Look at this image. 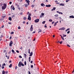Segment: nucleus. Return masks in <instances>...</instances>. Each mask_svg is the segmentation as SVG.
Wrapping results in <instances>:
<instances>
[{
  "mask_svg": "<svg viewBox=\"0 0 74 74\" xmlns=\"http://www.w3.org/2000/svg\"><path fill=\"white\" fill-rule=\"evenodd\" d=\"M18 66L19 67H21V66H24V64H23L21 62H20L18 64Z\"/></svg>",
  "mask_w": 74,
  "mask_h": 74,
  "instance_id": "nucleus-1",
  "label": "nucleus"
},
{
  "mask_svg": "<svg viewBox=\"0 0 74 74\" xmlns=\"http://www.w3.org/2000/svg\"><path fill=\"white\" fill-rule=\"evenodd\" d=\"M39 21H40V20H39V19H37L34 20V22L35 23H38V22H39Z\"/></svg>",
  "mask_w": 74,
  "mask_h": 74,
  "instance_id": "nucleus-2",
  "label": "nucleus"
},
{
  "mask_svg": "<svg viewBox=\"0 0 74 74\" xmlns=\"http://www.w3.org/2000/svg\"><path fill=\"white\" fill-rule=\"evenodd\" d=\"M30 30L31 32H32V31H33V25H31Z\"/></svg>",
  "mask_w": 74,
  "mask_h": 74,
  "instance_id": "nucleus-3",
  "label": "nucleus"
},
{
  "mask_svg": "<svg viewBox=\"0 0 74 74\" xmlns=\"http://www.w3.org/2000/svg\"><path fill=\"white\" fill-rule=\"evenodd\" d=\"M12 44H13V42H12V41L11 40L9 44V46H10V47H11Z\"/></svg>",
  "mask_w": 74,
  "mask_h": 74,
  "instance_id": "nucleus-4",
  "label": "nucleus"
},
{
  "mask_svg": "<svg viewBox=\"0 0 74 74\" xmlns=\"http://www.w3.org/2000/svg\"><path fill=\"white\" fill-rule=\"evenodd\" d=\"M65 28H64V27H62V28H61L59 29V30H65Z\"/></svg>",
  "mask_w": 74,
  "mask_h": 74,
  "instance_id": "nucleus-5",
  "label": "nucleus"
},
{
  "mask_svg": "<svg viewBox=\"0 0 74 74\" xmlns=\"http://www.w3.org/2000/svg\"><path fill=\"white\" fill-rule=\"evenodd\" d=\"M51 5H46V7H51Z\"/></svg>",
  "mask_w": 74,
  "mask_h": 74,
  "instance_id": "nucleus-6",
  "label": "nucleus"
},
{
  "mask_svg": "<svg viewBox=\"0 0 74 74\" xmlns=\"http://www.w3.org/2000/svg\"><path fill=\"white\" fill-rule=\"evenodd\" d=\"M57 13H58V14H63V13L62 12H59V11H57Z\"/></svg>",
  "mask_w": 74,
  "mask_h": 74,
  "instance_id": "nucleus-7",
  "label": "nucleus"
},
{
  "mask_svg": "<svg viewBox=\"0 0 74 74\" xmlns=\"http://www.w3.org/2000/svg\"><path fill=\"white\" fill-rule=\"evenodd\" d=\"M27 19L28 20H29V21H30L31 20V17L30 16H28Z\"/></svg>",
  "mask_w": 74,
  "mask_h": 74,
  "instance_id": "nucleus-8",
  "label": "nucleus"
},
{
  "mask_svg": "<svg viewBox=\"0 0 74 74\" xmlns=\"http://www.w3.org/2000/svg\"><path fill=\"white\" fill-rule=\"evenodd\" d=\"M41 6H42L43 7H45V4H44L43 3H41Z\"/></svg>",
  "mask_w": 74,
  "mask_h": 74,
  "instance_id": "nucleus-9",
  "label": "nucleus"
},
{
  "mask_svg": "<svg viewBox=\"0 0 74 74\" xmlns=\"http://www.w3.org/2000/svg\"><path fill=\"white\" fill-rule=\"evenodd\" d=\"M70 18H74V16L73 15L71 16H69Z\"/></svg>",
  "mask_w": 74,
  "mask_h": 74,
  "instance_id": "nucleus-10",
  "label": "nucleus"
},
{
  "mask_svg": "<svg viewBox=\"0 0 74 74\" xmlns=\"http://www.w3.org/2000/svg\"><path fill=\"white\" fill-rule=\"evenodd\" d=\"M14 6H13V5H12L11 6V8L12 9H13V10H15V8H14Z\"/></svg>",
  "mask_w": 74,
  "mask_h": 74,
  "instance_id": "nucleus-11",
  "label": "nucleus"
},
{
  "mask_svg": "<svg viewBox=\"0 0 74 74\" xmlns=\"http://www.w3.org/2000/svg\"><path fill=\"white\" fill-rule=\"evenodd\" d=\"M2 10H4V9H5L6 8L5 7V6H2Z\"/></svg>",
  "mask_w": 74,
  "mask_h": 74,
  "instance_id": "nucleus-12",
  "label": "nucleus"
},
{
  "mask_svg": "<svg viewBox=\"0 0 74 74\" xmlns=\"http://www.w3.org/2000/svg\"><path fill=\"white\" fill-rule=\"evenodd\" d=\"M33 55V52H31L30 54L29 55V56H32Z\"/></svg>",
  "mask_w": 74,
  "mask_h": 74,
  "instance_id": "nucleus-13",
  "label": "nucleus"
},
{
  "mask_svg": "<svg viewBox=\"0 0 74 74\" xmlns=\"http://www.w3.org/2000/svg\"><path fill=\"white\" fill-rule=\"evenodd\" d=\"M9 21H12V18H11V17H10L9 18Z\"/></svg>",
  "mask_w": 74,
  "mask_h": 74,
  "instance_id": "nucleus-14",
  "label": "nucleus"
},
{
  "mask_svg": "<svg viewBox=\"0 0 74 74\" xmlns=\"http://www.w3.org/2000/svg\"><path fill=\"white\" fill-rule=\"evenodd\" d=\"M25 2H26V3H30V1H29V0H26Z\"/></svg>",
  "mask_w": 74,
  "mask_h": 74,
  "instance_id": "nucleus-15",
  "label": "nucleus"
},
{
  "mask_svg": "<svg viewBox=\"0 0 74 74\" xmlns=\"http://www.w3.org/2000/svg\"><path fill=\"white\" fill-rule=\"evenodd\" d=\"M60 5H61L62 6H64V4L61 3L60 4Z\"/></svg>",
  "mask_w": 74,
  "mask_h": 74,
  "instance_id": "nucleus-16",
  "label": "nucleus"
},
{
  "mask_svg": "<svg viewBox=\"0 0 74 74\" xmlns=\"http://www.w3.org/2000/svg\"><path fill=\"white\" fill-rule=\"evenodd\" d=\"M38 30L39 31L38 32V33H40V32H42V31L40 29H38Z\"/></svg>",
  "mask_w": 74,
  "mask_h": 74,
  "instance_id": "nucleus-17",
  "label": "nucleus"
},
{
  "mask_svg": "<svg viewBox=\"0 0 74 74\" xmlns=\"http://www.w3.org/2000/svg\"><path fill=\"white\" fill-rule=\"evenodd\" d=\"M24 20H26L27 19V18L26 17H23Z\"/></svg>",
  "mask_w": 74,
  "mask_h": 74,
  "instance_id": "nucleus-18",
  "label": "nucleus"
},
{
  "mask_svg": "<svg viewBox=\"0 0 74 74\" xmlns=\"http://www.w3.org/2000/svg\"><path fill=\"white\" fill-rule=\"evenodd\" d=\"M25 7H27L28 6V5H27V4H25Z\"/></svg>",
  "mask_w": 74,
  "mask_h": 74,
  "instance_id": "nucleus-19",
  "label": "nucleus"
},
{
  "mask_svg": "<svg viewBox=\"0 0 74 74\" xmlns=\"http://www.w3.org/2000/svg\"><path fill=\"white\" fill-rule=\"evenodd\" d=\"M2 74H5V71H3L2 72Z\"/></svg>",
  "mask_w": 74,
  "mask_h": 74,
  "instance_id": "nucleus-20",
  "label": "nucleus"
},
{
  "mask_svg": "<svg viewBox=\"0 0 74 74\" xmlns=\"http://www.w3.org/2000/svg\"><path fill=\"white\" fill-rule=\"evenodd\" d=\"M58 15H59L57 14H56V15H55L54 16L56 17H58Z\"/></svg>",
  "mask_w": 74,
  "mask_h": 74,
  "instance_id": "nucleus-21",
  "label": "nucleus"
},
{
  "mask_svg": "<svg viewBox=\"0 0 74 74\" xmlns=\"http://www.w3.org/2000/svg\"><path fill=\"white\" fill-rule=\"evenodd\" d=\"M6 4L5 3H4L3 4V6H4V7H5V8H6Z\"/></svg>",
  "mask_w": 74,
  "mask_h": 74,
  "instance_id": "nucleus-22",
  "label": "nucleus"
},
{
  "mask_svg": "<svg viewBox=\"0 0 74 74\" xmlns=\"http://www.w3.org/2000/svg\"><path fill=\"white\" fill-rule=\"evenodd\" d=\"M9 67L10 68L11 67H12V64H10V65L9 66Z\"/></svg>",
  "mask_w": 74,
  "mask_h": 74,
  "instance_id": "nucleus-23",
  "label": "nucleus"
},
{
  "mask_svg": "<svg viewBox=\"0 0 74 74\" xmlns=\"http://www.w3.org/2000/svg\"><path fill=\"white\" fill-rule=\"evenodd\" d=\"M15 17V15H14L12 16L11 17L12 18H14V17Z\"/></svg>",
  "mask_w": 74,
  "mask_h": 74,
  "instance_id": "nucleus-24",
  "label": "nucleus"
},
{
  "mask_svg": "<svg viewBox=\"0 0 74 74\" xmlns=\"http://www.w3.org/2000/svg\"><path fill=\"white\" fill-rule=\"evenodd\" d=\"M4 19V18H2V17L0 19V21H2L3 20V19Z\"/></svg>",
  "mask_w": 74,
  "mask_h": 74,
  "instance_id": "nucleus-25",
  "label": "nucleus"
},
{
  "mask_svg": "<svg viewBox=\"0 0 74 74\" xmlns=\"http://www.w3.org/2000/svg\"><path fill=\"white\" fill-rule=\"evenodd\" d=\"M5 16H3V15L2 17V18H3L4 19V18H5Z\"/></svg>",
  "mask_w": 74,
  "mask_h": 74,
  "instance_id": "nucleus-26",
  "label": "nucleus"
},
{
  "mask_svg": "<svg viewBox=\"0 0 74 74\" xmlns=\"http://www.w3.org/2000/svg\"><path fill=\"white\" fill-rule=\"evenodd\" d=\"M12 53H14V50H13V49H12Z\"/></svg>",
  "mask_w": 74,
  "mask_h": 74,
  "instance_id": "nucleus-27",
  "label": "nucleus"
},
{
  "mask_svg": "<svg viewBox=\"0 0 74 74\" xmlns=\"http://www.w3.org/2000/svg\"><path fill=\"white\" fill-rule=\"evenodd\" d=\"M5 57L6 58H7V59H9V56H6Z\"/></svg>",
  "mask_w": 74,
  "mask_h": 74,
  "instance_id": "nucleus-28",
  "label": "nucleus"
},
{
  "mask_svg": "<svg viewBox=\"0 0 74 74\" xmlns=\"http://www.w3.org/2000/svg\"><path fill=\"white\" fill-rule=\"evenodd\" d=\"M49 22H52V20L51 19H50L49 20Z\"/></svg>",
  "mask_w": 74,
  "mask_h": 74,
  "instance_id": "nucleus-29",
  "label": "nucleus"
},
{
  "mask_svg": "<svg viewBox=\"0 0 74 74\" xmlns=\"http://www.w3.org/2000/svg\"><path fill=\"white\" fill-rule=\"evenodd\" d=\"M55 9H56V8H55V7L53 8V11H55Z\"/></svg>",
  "mask_w": 74,
  "mask_h": 74,
  "instance_id": "nucleus-30",
  "label": "nucleus"
},
{
  "mask_svg": "<svg viewBox=\"0 0 74 74\" xmlns=\"http://www.w3.org/2000/svg\"><path fill=\"white\" fill-rule=\"evenodd\" d=\"M5 66V63H4L3 64H2V66Z\"/></svg>",
  "mask_w": 74,
  "mask_h": 74,
  "instance_id": "nucleus-31",
  "label": "nucleus"
},
{
  "mask_svg": "<svg viewBox=\"0 0 74 74\" xmlns=\"http://www.w3.org/2000/svg\"><path fill=\"white\" fill-rule=\"evenodd\" d=\"M45 21H43L42 22V24H45Z\"/></svg>",
  "mask_w": 74,
  "mask_h": 74,
  "instance_id": "nucleus-32",
  "label": "nucleus"
},
{
  "mask_svg": "<svg viewBox=\"0 0 74 74\" xmlns=\"http://www.w3.org/2000/svg\"><path fill=\"white\" fill-rule=\"evenodd\" d=\"M57 24V23H55L54 24V26H56V24Z\"/></svg>",
  "mask_w": 74,
  "mask_h": 74,
  "instance_id": "nucleus-33",
  "label": "nucleus"
},
{
  "mask_svg": "<svg viewBox=\"0 0 74 74\" xmlns=\"http://www.w3.org/2000/svg\"><path fill=\"white\" fill-rule=\"evenodd\" d=\"M32 7L33 8V7H34V5H32Z\"/></svg>",
  "mask_w": 74,
  "mask_h": 74,
  "instance_id": "nucleus-34",
  "label": "nucleus"
},
{
  "mask_svg": "<svg viewBox=\"0 0 74 74\" xmlns=\"http://www.w3.org/2000/svg\"><path fill=\"white\" fill-rule=\"evenodd\" d=\"M24 56H25V58H26V56H27V55H26V54H24Z\"/></svg>",
  "mask_w": 74,
  "mask_h": 74,
  "instance_id": "nucleus-35",
  "label": "nucleus"
},
{
  "mask_svg": "<svg viewBox=\"0 0 74 74\" xmlns=\"http://www.w3.org/2000/svg\"><path fill=\"white\" fill-rule=\"evenodd\" d=\"M25 65H26V61H25L24 62Z\"/></svg>",
  "mask_w": 74,
  "mask_h": 74,
  "instance_id": "nucleus-36",
  "label": "nucleus"
},
{
  "mask_svg": "<svg viewBox=\"0 0 74 74\" xmlns=\"http://www.w3.org/2000/svg\"><path fill=\"white\" fill-rule=\"evenodd\" d=\"M63 37H66V35L63 34Z\"/></svg>",
  "mask_w": 74,
  "mask_h": 74,
  "instance_id": "nucleus-37",
  "label": "nucleus"
},
{
  "mask_svg": "<svg viewBox=\"0 0 74 74\" xmlns=\"http://www.w3.org/2000/svg\"><path fill=\"white\" fill-rule=\"evenodd\" d=\"M28 53H30V49H28Z\"/></svg>",
  "mask_w": 74,
  "mask_h": 74,
  "instance_id": "nucleus-38",
  "label": "nucleus"
},
{
  "mask_svg": "<svg viewBox=\"0 0 74 74\" xmlns=\"http://www.w3.org/2000/svg\"><path fill=\"white\" fill-rule=\"evenodd\" d=\"M19 58H22V57L21 56H19Z\"/></svg>",
  "mask_w": 74,
  "mask_h": 74,
  "instance_id": "nucleus-39",
  "label": "nucleus"
},
{
  "mask_svg": "<svg viewBox=\"0 0 74 74\" xmlns=\"http://www.w3.org/2000/svg\"><path fill=\"white\" fill-rule=\"evenodd\" d=\"M8 23L9 24H10V25H11V24H12V22H8Z\"/></svg>",
  "mask_w": 74,
  "mask_h": 74,
  "instance_id": "nucleus-40",
  "label": "nucleus"
},
{
  "mask_svg": "<svg viewBox=\"0 0 74 74\" xmlns=\"http://www.w3.org/2000/svg\"><path fill=\"white\" fill-rule=\"evenodd\" d=\"M31 14H29L28 16H31Z\"/></svg>",
  "mask_w": 74,
  "mask_h": 74,
  "instance_id": "nucleus-41",
  "label": "nucleus"
},
{
  "mask_svg": "<svg viewBox=\"0 0 74 74\" xmlns=\"http://www.w3.org/2000/svg\"><path fill=\"white\" fill-rule=\"evenodd\" d=\"M18 9L19 10H21V8H20V7H19V8H18Z\"/></svg>",
  "mask_w": 74,
  "mask_h": 74,
  "instance_id": "nucleus-42",
  "label": "nucleus"
},
{
  "mask_svg": "<svg viewBox=\"0 0 74 74\" xmlns=\"http://www.w3.org/2000/svg\"><path fill=\"white\" fill-rule=\"evenodd\" d=\"M41 15H42V16H44V14L42 13H41Z\"/></svg>",
  "mask_w": 74,
  "mask_h": 74,
  "instance_id": "nucleus-43",
  "label": "nucleus"
},
{
  "mask_svg": "<svg viewBox=\"0 0 74 74\" xmlns=\"http://www.w3.org/2000/svg\"><path fill=\"white\" fill-rule=\"evenodd\" d=\"M5 73L6 74H8V71H5Z\"/></svg>",
  "mask_w": 74,
  "mask_h": 74,
  "instance_id": "nucleus-44",
  "label": "nucleus"
},
{
  "mask_svg": "<svg viewBox=\"0 0 74 74\" xmlns=\"http://www.w3.org/2000/svg\"><path fill=\"white\" fill-rule=\"evenodd\" d=\"M16 52L17 53H19V51L18 50H16Z\"/></svg>",
  "mask_w": 74,
  "mask_h": 74,
  "instance_id": "nucleus-45",
  "label": "nucleus"
},
{
  "mask_svg": "<svg viewBox=\"0 0 74 74\" xmlns=\"http://www.w3.org/2000/svg\"><path fill=\"white\" fill-rule=\"evenodd\" d=\"M16 5H17V8H18L19 7V5H18V4H16Z\"/></svg>",
  "mask_w": 74,
  "mask_h": 74,
  "instance_id": "nucleus-46",
  "label": "nucleus"
},
{
  "mask_svg": "<svg viewBox=\"0 0 74 74\" xmlns=\"http://www.w3.org/2000/svg\"><path fill=\"white\" fill-rule=\"evenodd\" d=\"M70 0H66V2H69V1Z\"/></svg>",
  "mask_w": 74,
  "mask_h": 74,
  "instance_id": "nucleus-47",
  "label": "nucleus"
},
{
  "mask_svg": "<svg viewBox=\"0 0 74 74\" xmlns=\"http://www.w3.org/2000/svg\"><path fill=\"white\" fill-rule=\"evenodd\" d=\"M62 41H61V42H60V44H62Z\"/></svg>",
  "mask_w": 74,
  "mask_h": 74,
  "instance_id": "nucleus-48",
  "label": "nucleus"
},
{
  "mask_svg": "<svg viewBox=\"0 0 74 74\" xmlns=\"http://www.w3.org/2000/svg\"><path fill=\"white\" fill-rule=\"evenodd\" d=\"M11 34H14V32H12L11 33Z\"/></svg>",
  "mask_w": 74,
  "mask_h": 74,
  "instance_id": "nucleus-49",
  "label": "nucleus"
},
{
  "mask_svg": "<svg viewBox=\"0 0 74 74\" xmlns=\"http://www.w3.org/2000/svg\"><path fill=\"white\" fill-rule=\"evenodd\" d=\"M67 33L68 34H69V33H70V31H68V32H67Z\"/></svg>",
  "mask_w": 74,
  "mask_h": 74,
  "instance_id": "nucleus-50",
  "label": "nucleus"
},
{
  "mask_svg": "<svg viewBox=\"0 0 74 74\" xmlns=\"http://www.w3.org/2000/svg\"><path fill=\"white\" fill-rule=\"evenodd\" d=\"M31 68H33V65H31Z\"/></svg>",
  "mask_w": 74,
  "mask_h": 74,
  "instance_id": "nucleus-51",
  "label": "nucleus"
},
{
  "mask_svg": "<svg viewBox=\"0 0 74 74\" xmlns=\"http://www.w3.org/2000/svg\"><path fill=\"white\" fill-rule=\"evenodd\" d=\"M55 23V21H53L51 23H52V24H53V23Z\"/></svg>",
  "mask_w": 74,
  "mask_h": 74,
  "instance_id": "nucleus-52",
  "label": "nucleus"
},
{
  "mask_svg": "<svg viewBox=\"0 0 74 74\" xmlns=\"http://www.w3.org/2000/svg\"><path fill=\"white\" fill-rule=\"evenodd\" d=\"M21 27H18V29H21Z\"/></svg>",
  "mask_w": 74,
  "mask_h": 74,
  "instance_id": "nucleus-53",
  "label": "nucleus"
},
{
  "mask_svg": "<svg viewBox=\"0 0 74 74\" xmlns=\"http://www.w3.org/2000/svg\"><path fill=\"white\" fill-rule=\"evenodd\" d=\"M9 4H12V2H10Z\"/></svg>",
  "mask_w": 74,
  "mask_h": 74,
  "instance_id": "nucleus-54",
  "label": "nucleus"
},
{
  "mask_svg": "<svg viewBox=\"0 0 74 74\" xmlns=\"http://www.w3.org/2000/svg\"><path fill=\"white\" fill-rule=\"evenodd\" d=\"M2 69H4V66H2Z\"/></svg>",
  "mask_w": 74,
  "mask_h": 74,
  "instance_id": "nucleus-55",
  "label": "nucleus"
},
{
  "mask_svg": "<svg viewBox=\"0 0 74 74\" xmlns=\"http://www.w3.org/2000/svg\"><path fill=\"white\" fill-rule=\"evenodd\" d=\"M23 12H21L20 13V15H23Z\"/></svg>",
  "mask_w": 74,
  "mask_h": 74,
  "instance_id": "nucleus-56",
  "label": "nucleus"
},
{
  "mask_svg": "<svg viewBox=\"0 0 74 74\" xmlns=\"http://www.w3.org/2000/svg\"><path fill=\"white\" fill-rule=\"evenodd\" d=\"M28 74H31V73H30V71H28Z\"/></svg>",
  "mask_w": 74,
  "mask_h": 74,
  "instance_id": "nucleus-57",
  "label": "nucleus"
},
{
  "mask_svg": "<svg viewBox=\"0 0 74 74\" xmlns=\"http://www.w3.org/2000/svg\"><path fill=\"white\" fill-rule=\"evenodd\" d=\"M67 45V46H68V47H70V46L69 45Z\"/></svg>",
  "mask_w": 74,
  "mask_h": 74,
  "instance_id": "nucleus-58",
  "label": "nucleus"
},
{
  "mask_svg": "<svg viewBox=\"0 0 74 74\" xmlns=\"http://www.w3.org/2000/svg\"><path fill=\"white\" fill-rule=\"evenodd\" d=\"M8 53H9V54H10V53H11V51H9V52Z\"/></svg>",
  "mask_w": 74,
  "mask_h": 74,
  "instance_id": "nucleus-59",
  "label": "nucleus"
},
{
  "mask_svg": "<svg viewBox=\"0 0 74 74\" xmlns=\"http://www.w3.org/2000/svg\"><path fill=\"white\" fill-rule=\"evenodd\" d=\"M33 62L32 61H31L30 62L31 63H33Z\"/></svg>",
  "mask_w": 74,
  "mask_h": 74,
  "instance_id": "nucleus-60",
  "label": "nucleus"
},
{
  "mask_svg": "<svg viewBox=\"0 0 74 74\" xmlns=\"http://www.w3.org/2000/svg\"><path fill=\"white\" fill-rule=\"evenodd\" d=\"M25 21H24L23 22V24H25Z\"/></svg>",
  "mask_w": 74,
  "mask_h": 74,
  "instance_id": "nucleus-61",
  "label": "nucleus"
},
{
  "mask_svg": "<svg viewBox=\"0 0 74 74\" xmlns=\"http://www.w3.org/2000/svg\"><path fill=\"white\" fill-rule=\"evenodd\" d=\"M4 27V25H3L1 27V28H3V27Z\"/></svg>",
  "mask_w": 74,
  "mask_h": 74,
  "instance_id": "nucleus-62",
  "label": "nucleus"
},
{
  "mask_svg": "<svg viewBox=\"0 0 74 74\" xmlns=\"http://www.w3.org/2000/svg\"><path fill=\"white\" fill-rule=\"evenodd\" d=\"M70 28H68V29H66V30H70Z\"/></svg>",
  "mask_w": 74,
  "mask_h": 74,
  "instance_id": "nucleus-63",
  "label": "nucleus"
},
{
  "mask_svg": "<svg viewBox=\"0 0 74 74\" xmlns=\"http://www.w3.org/2000/svg\"><path fill=\"white\" fill-rule=\"evenodd\" d=\"M9 63H11V61L10 60L9 61Z\"/></svg>",
  "mask_w": 74,
  "mask_h": 74,
  "instance_id": "nucleus-64",
  "label": "nucleus"
}]
</instances>
